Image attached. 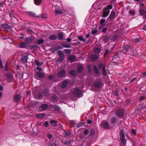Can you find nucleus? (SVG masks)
<instances>
[{
    "instance_id": "obj_20",
    "label": "nucleus",
    "mask_w": 146,
    "mask_h": 146,
    "mask_svg": "<svg viewBox=\"0 0 146 146\" xmlns=\"http://www.w3.org/2000/svg\"><path fill=\"white\" fill-rule=\"evenodd\" d=\"M57 36L51 34L49 36V38L50 40H55L57 38Z\"/></svg>"
},
{
    "instance_id": "obj_53",
    "label": "nucleus",
    "mask_w": 146,
    "mask_h": 146,
    "mask_svg": "<svg viewBox=\"0 0 146 146\" xmlns=\"http://www.w3.org/2000/svg\"><path fill=\"white\" fill-rule=\"evenodd\" d=\"M49 123L47 121H46L44 124V126L46 127H47Z\"/></svg>"
},
{
    "instance_id": "obj_42",
    "label": "nucleus",
    "mask_w": 146,
    "mask_h": 146,
    "mask_svg": "<svg viewBox=\"0 0 146 146\" xmlns=\"http://www.w3.org/2000/svg\"><path fill=\"white\" fill-rule=\"evenodd\" d=\"M70 124L71 125V127H72L75 125L76 122L73 120H71L70 121Z\"/></svg>"
},
{
    "instance_id": "obj_38",
    "label": "nucleus",
    "mask_w": 146,
    "mask_h": 146,
    "mask_svg": "<svg viewBox=\"0 0 146 146\" xmlns=\"http://www.w3.org/2000/svg\"><path fill=\"white\" fill-rule=\"evenodd\" d=\"M9 62H7L5 66V70L6 71H8L9 70Z\"/></svg>"
},
{
    "instance_id": "obj_17",
    "label": "nucleus",
    "mask_w": 146,
    "mask_h": 146,
    "mask_svg": "<svg viewBox=\"0 0 146 146\" xmlns=\"http://www.w3.org/2000/svg\"><path fill=\"white\" fill-rule=\"evenodd\" d=\"M62 45L65 48H71L72 47L70 44H68L66 42H63L62 44Z\"/></svg>"
},
{
    "instance_id": "obj_55",
    "label": "nucleus",
    "mask_w": 146,
    "mask_h": 146,
    "mask_svg": "<svg viewBox=\"0 0 146 146\" xmlns=\"http://www.w3.org/2000/svg\"><path fill=\"white\" fill-rule=\"evenodd\" d=\"M113 7V6L111 5H108L107 7L106 8L107 9L109 10V9H112Z\"/></svg>"
},
{
    "instance_id": "obj_46",
    "label": "nucleus",
    "mask_w": 146,
    "mask_h": 146,
    "mask_svg": "<svg viewBox=\"0 0 146 146\" xmlns=\"http://www.w3.org/2000/svg\"><path fill=\"white\" fill-rule=\"evenodd\" d=\"M59 56L60 57H63L64 54L61 51H59L58 52Z\"/></svg>"
},
{
    "instance_id": "obj_43",
    "label": "nucleus",
    "mask_w": 146,
    "mask_h": 146,
    "mask_svg": "<svg viewBox=\"0 0 146 146\" xmlns=\"http://www.w3.org/2000/svg\"><path fill=\"white\" fill-rule=\"evenodd\" d=\"M83 68V67L81 66H79L78 67L77 70L79 72H81Z\"/></svg>"
},
{
    "instance_id": "obj_29",
    "label": "nucleus",
    "mask_w": 146,
    "mask_h": 146,
    "mask_svg": "<svg viewBox=\"0 0 146 146\" xmlns=\"http://www.w3.org/2000/svg\"><path fill=\"white\" fill-rule=\"evenodd\" d=\"M98 58V57L96 55L93 54L91 56V59L93 60H96Z\"/></svg>"
},
{
    "instance_id": "obj_36",
    "label": "nucleus",
    "mask_w": 146,
    "mask_h": 146,
    "mask_svg": "<svg viewBox=\"0 0 146 146\" xmlns=\"http://www.w3.org/2000/svg\"><path fill=\"white\" fill-rule=\"evenodd\" d=\"M25 41L27 43H31L32 41V38L29 37L25 39Z\"/></svg>"
},
{
    "instance_id": "obj_56",
    "label": "nucleus",
    "mask_w": 146,
    "mask_h": 146,
    "mask_svg": "<svg viewBox=\"0 0 146 146\" xmlns=\"http://www.w3.org/2000/svg\"><path fill=\"white\" fill-rule=\"evenodd\" d=\"M41 16L42 18H45L47 17V15L45 14L42 13L41 15Z\"/></svg>"
},
{
    "instance_id": "obj_8",
    "label": "nucleus",
    "mask_w": 146,
    "mask_h": 146,
    "mask_svg": "<svg viewBox=\"0 0 146 146\" xmlns=\"http://www.w3.org/2000/svg\"><path fill=\"white\" fill-rule=\"evenodd\" d=\"M101 125L103 128L106 129H108L110 128V126L107 121L102 122L101 123Z\"/></svg>"
},
{
    "instance_id": "obj_37",
    "label": "nucleus",
    "mask_w": 146,
    "mask_h": 146,
    "mask_svg": "<svg viewBox=\"0 0 146 146\" xmlns=\"http://www.w3.org/2000/svg\"><path fill=\"white\" fill-rule=\"evenodd\" d=\"M54 12L55 13V15H56L59 14H62L63 13V12L62 11H59L57 9L55 10H54Z\"/></svg>"
},
{
    "instance_id": "obj_54",
    "label": "nucleus",
    "mask_w": 146,
    "mask_h": 146,
    "mask_svg": "<svg viewBox=\"0 0 146 146\" xmlns=\"http://www.w3.org/2000/svg\"><path fill=\"white\" fill-rule=\"evenodd\" d=\"M105 20L103 19H101L100 21V24H105L104 23H105Z\"/></svg>"
},
{
    "instance_id": "obj_4",
    "label": "nucleus",
    "mask_w": 146,
    "mask_h": 146,
    "mask_svg": "<svg viewBox=\"0 0 146 146\" xmlns=\"http://www.w3.org/2000/svg\"><path fill=\"white\" fill-rule=\"evenodd\" d=\"M119 59L118 53H116L113 56V58L112 59V62L115 63H118V61Z\"/></svg>"
},
{
    "instance_id": "obj_30",
    "label": "nucleus",
    "mask_w": 146,
    "mask_h": 146,
    "mask_svg": "<svg viewBox=\"0 0 146 146\" xmlns=\"http://www.w3.org/2000/svg\"><path fill=\"white\" fill-rule=\"evenodd\" d=\"M28 14L34 17H39V16H37L36 14L34 12L29 11L28 13Z\"/></svg>"
},
{
    "instance_id": "obj_9",
    "label": "nucleus",
    "mask_w": 146,
    "mask_h": 146,
    "mask_svg": "<svg viewBox=\"0 0 146 146\" xmlns=\"http://www.w3.org/2000/svg\"><path fill=\"white\" fill-rule=\"evenodd\" d=\"M109 13L110 11L108 9L106 8H105L103 10L102 17H107L109 15Z\"/></svg>"
},
{
    "instance_id": "obj_44",
    "label": "nucleus",
    "mask_w": 146,
    "mask_h": 146,
    "mask_svg": "<svg viewBox=\"0 0 146 146\" xmlns=\"http://www.w3.org/2000/svg\"><path fill=\"white\" fill-rule=\"evenodd\" d=\"M35 4L36 5H38L40 4L41 2V0H34Z\"/></svg>"
},
{
    "instance_id": "obj_26",
    "label": "nucleus",
    "mask_w": 146,
    "mask_h": 146,
    "mask_svg": "<svg viewBox=\"0 0 146 146\" xmlns=\"http://www.w3.org/2000/svg\"><path fill=\"white\" fill-rule=\"evenodd\" d=\"M98 66L99 69H103V68H105V63H100L99 64Z\"/></svg>"
},
{
    "instance_id": "obj_14",
    "label": "nucleus",
    "mask_w": 146,
    "mask_h": 146,
    "mask_svg": "<svg viewBox=\"0 0 146 146\" xmlns=\"http://www.w3.org/2000/svg\"><path fill=\"white\" fill-rule=\"evenodd\" d=\"M9 16L12 20H14L16 19L15 16L14 12L12 10L10 11L9 13Z\"/></svg>"
},
{
    "instance_id": "obj_19",
    "label": "nucleus",
    "mask_w": 146,
    "mask_h": 146,
    "mask_svg": "<svg viewBox=\"0 0 146 146\" xmlns=\"http://www.w3.org/2000/svg\"><path fill=\"white\" fill-rule=\"evenodd\" d=\"M50 123L52 124V126L54 127H56L57 126L56 123L57 121L55 120H52L50 121Z\"/></svg>"
},
{
    "instance_id": "obj_58",
    "label": "nucleus",
    "mask_w": 146,
    "mask_h": 146,
    "mask_svg": "<svg viewBox=\"0 0 146 146\" xmlns=\"http://www.w3.org/2000/svg\"><path fill=\"white\" fill-rule=\"evenodd\" d=\"M138 76V75H137V77H134L130 81V83H131L135 81V80L136 79L137 77Z\"/></svg>"
},
{
    "instance_id": "obj_28",
    "label": "nucleus",
    "mask_w": 146,
    "mask_h": 146,
    "mask_svg": "<svg viewBox=\"0 0 146 146\" xmlns=\"http://www.w3.org/2000/svg\"><path fill=\"white\" fill-rule=\"evenodd\" d=\"M1 26L3 28L7 29H10L11 27V26H9L6 23L2 24L1 25Z\"/></svg>"
},
{
    "instance_id": "obj_45",
    "label": "nucleus",
    "mask_w": 146,
    "mask_h": 146,
    "mask_svg": "<svg viewBox=\"0 0 146 146\" xmlns=\"http://www.w3.org/2000/svg\"><path fill=\"white\" fill-rule=\"evenodd\" d=\"M120 139L121 141L124 143H126V141L125 139V137H120Z\"/></svg>"
},
{
    "instance_id": "obj_31",
    "label": "nucleus",
    "mask_w": 146,
    "mask_h": 146,
    "mask_svg": "<svg viewBox=\"0 0 146 146\" xmlns=\"http://www.w3.org/2000/svg\"><path fill=\"white\" fill-rule=\"evenodd\" d=\"M68 82L67 80L64 81L61 85V87L62 88H64L67 85Z\"/></svg>"
},
{
    "instance_id": "obj_2",
    "label": "nucleus",
    "mask_w": 146,
    "mask_h": 146,
    "mask_svg": "<svg viewBox=\"0 0 146 146\" xmlns=\"http://www.w3.org/2000/svg\"><path fill=\"white\" fill-rule=\"evenodd\" d=\"M103 84L101 82L98 81H96L94 83V86L98 89L102 88V87Z\"/></svg>"
},
{
    "instance_id": "obj_3",
    "label": "nucleus",
    "mask_w": 146,
    "mask_h": 146,
    "mask_svg": "<svg viewBox=\"0 0 146 146\" xmlns=\"http://www.w3.org/2000/svg\"><path fill=\"white\" fill-rule=\"evenodd\" d=\"M7 76V80L9 82H11L13 81V74L9 72H7L6 74Z\"/></svg>"
},
{
    "instance_id": "obj_41",
    "label": "nucleus",
    "mask_w": 146,
    "mask_h": 146,
    "mask_svg": "<svg viewBox=\"0 0 146 146\" xmlns=\"http://www.w3.org/2000/svg\"><path fill=\"white\" fill-rule=\"evenodd\" d=\"M78 38L80 40L82 41L83 42H84L86 41V39L82 37L81 36H79L78 37Z\"/></svg>"
},
{
    "instance_id": "obj_23",
    "label": "nucleus",
    "mask_w": 146,
    "mask_h": 146,
    "mask_svg": "<svg viewBox=\"0 0 146 146\" xmlns=\"http://www.w3.org/2000/svg\"><path fill=\"white\" fill-rule=\"evenodd\" d=\"M115 13L114 11H112L111 14H110L108 19L111 20L115 16Z\"/></svg>"
},
{
    "instance_id": "obj_7",
    "label": "nucleus",
    "mask_w": 146,
    "mask_h": 146,
    "mask_svg": "<svg viewBox=\"0 0 146 146\" xmlns=\"http://www.w3.org/2000/svg\"><path fill=\"white\" fill-rule=\"evenodd\" d=\"M21 97L20 95L17 94L14 96L13 100L14 102H18L21 100Z\"/></svg>"
},
{
    "instance_id": "obj_21",
    "label": "nucleus",
    "mask_w": 146,
    "mask_h": 146,
    "mask_svg": "<svg viewBox=\"0 0 146 146\" xmlns=\"http://www.w3.org/2000/svg\"><path fill=\"white\" fill-rule=\"evenodd\" d=\"M139 13L141 15H143L145 17L146 15V10L144 9H141L139 10Z\"/></svg>"
},
{
    "instance_id": "obj_11",
    "label": "nucleus",
    "mask_w": 146,
    "mask_h": 146,
    "mask_svg": "<svg viewBox=\"0 0 146 146\" xmlns=\"http://www.w3.org/2000/svg\"><path fill=\"white\" fill-rule=\"evenodd\" d=\"M117 119L115 117H113L111 118L110 121L112 125H115L117 124Z\"/></svg>"
},
{
    "instance_id": "obj_63",
    "label": "nucleus",
    "mask_w": 146,
    "mask_h": 146,
    "mask_svg": "<svg viewBox=\"0 0 146 146\" xmlns=\"http://www.w3.org/2000/svg\"><path fill=\"white\" fill-rule=\"evenodd\" d=\"M47 136L49 139H50L51 138L52 135L50 134H48L47 135Z\"/></svg>"
},
{
    "instance_id": "obj_48",
    "label": "nucleus",
    "mask_w": 146,
    "mask_h": 146,
    "mask_svg": "<svg viewBox=\"0 0 146 146\" xmlns=\"http://www.w3.org/2000/svg\"><path fill=\"white\" fill-rule=\"evenodd\" d=\"M102 72L103 75L104 76H105L107 74V72L105 70V68H103L102 69Z\"/></svg>"
},
{
    "instance_id": "obj_13",
    "label": "nucleus",
    "mask_w": 146,
    "mask_h": 146,
    "mask_svg": "<svg viewBox=\"0 0 146 146\" xmlns=\"http://www.w3.org/2000/svg\"><path fill=\"white\" fill-rule=\"evenodd\" d=\"M58 97L55 95L53 94L52 95L51 100L52 102H56L58 100Z\"/></svg>"
},
{
    "instance_id": "obj_6",
    "label": "nucleus",
    "mask_w": 146,
    "mask_h": 146,
    "mask_svg": "<svg viewBox=\"0 0 146 146\" xmlns=\"http://www.w3.org/2000/svg\"><path fill=\"white\" fill-rule=\"evenodd\" d=\"M64 70H62L57 74V76L58 78H62L64 77L66 74Z\"/></svg>"
},
{
    "instance_id": "obj_10",
    "label": "nucleus",
    "mask_w": 146,
    "mask_h": 146,
    "mask_svg": "<svg viewBox=\"0 0 146 146\" xmlns=\"http://www.w3.org/2000/svg\"><path fill=\"white\" fill-rule=\"evenodd\" d=\"M50 108L53 109L56 111H60V110L59 107L56 105H51L50 106Z\"/></svg>"
},
{
    "instance_id": "obj_51",
    "label": "nucleus",
    "mask_w": 146,
    "mask_h": 146,
    "mask_svg": "<svg viewBox=\"0 0 146 146\" xmlns=\"http://www.w3.org/2000/svg\"><path fill=\"white\" fill-rule=\"evenodd\" d=\"M95 133L93 129H91L90 131V136L93 135Z\"/></svg>"
},
{
    "instance_id": "obj_50",
    "label": "nucleus",
    "mask_w": 146,
    "mask_h": 146,
    "mask_svg": "<svg viewBox=\"0 0 146 146\" xmlns=\"http://www.w3.org/2000/svg\"><path fill=\"white\" fill-rule=\"evenodd\" d=\"M120 137H125L123 131L122 129H121L120 131Z\"/></svg>"
},
{
    "instance_id": "obj_35",
    "label": "nucleus",
    "mask_w": 146,
    "mask_h": 146,
    "mask_svg": "<svg viewBox=\"0 0 146 146\" xmlns=\"http://www.w3.org/2000/svg\"><path fill=\"white\" fill-rule=\"evenodd\" d=\"M44 42L43 39H40L38 40L37 42V43L38 44H40L43 43Z\"/></svg>"
},
{
    "instance_id": "obj_32",
    "label": "nucleus",
    "mask_w": 146,
    "mask_h": 146,
    "mask_svg": "<svg viewBox=\"0 0 146 146\" xmlns=\"http://www.w3.org/2000/svg\"><path fill=\"white\" fill-rule=\"evenodd\" d=\"M71 135L70 133V132H66L65 131L63 133V135L64 137H67Z\"/></svg>"
},
{
    "instance_id": "obj_18",
    "label": "nucleus",
    "mask_w": 146,
    "mask_h": 146,
    "mask_svg": "<svg viewBox=\"0 0 146 146\" xmlns=\"http://www.w3.org/2000/svg\"><path fill=\"white\" fill-rule=\"evenodd\" d=\"M68 58L70 62H73L76 59V56L74 55H71L69 56Z\"/></svg>"
},
{
    "instance_id": "obj_33",
    "label": "nucleus",
    "mask_w": 146,
    "mask_h": 146,
    "mask_svg": "<svg viewBox=\"0 0 146 146\" xmlns=\"http://www.w3.org/2000/svg\"><path fill=\"white\" fill-rule=\"evenodd\" d=\"M63 32L60 33L58 35V38L59 40H61L63 37Z\"/></svg>"
},
{
    "instance_id": "obj_40",
    "label": "nucleus",
    "mask_w": 146,
    "mask_h": 146,
    "mask_svg": "<svg viewBox=\"0 0 146 146\" xmlns=\"http://www.w3.org/2000/svg\"><path fill=\"white\" fill-rule=\"evenodd\" d=\"M76 73V70H72L70 72V74L72 76H75Z\"/></svg>"
},
{
    "instance_id": "obj_52",
    "label": "nucleus",
    "mask_w": 146,
    "mask_h": 146,
    "mask_svg": "<svg viewBox=\"0 0 146 146\" xmlns=\"http://www.w3.org/2000/svg\"><path fill=\"white\" fill-rule=\"evenodd\" d=\"M108 39V37L106 35H105L104 36V40L106 42H107Z\"/></svg>"
},
{
    "instance_id": "obj_12",
    "label": "nucleus",
    "mask_w": 146,
    "mask_h": 146,
    "mask_svg": "<svg viewBox=\"0 0 146 146\" xmlns=\"http://www.w3.org/2000/svg\"><path fill=\"white\" fill-rule=\"evenodd\" d=\"M117 114L119 117H122L124 115V113L123 110L119 109L117 111Z\"/></svg>"
},
{
    "instance_id": "obj_59",
    "label": "nucleus",
    "mask_w": 146,
    "mask_h": 146,
    "mask_svg": "<svg viewBox=\"0 0 146 146\" xmlns=\"http://www.w3.org/2000/svg\"><path fill=\"white\" fill-rule=\"evenodd\" d=\"M131 132L132 133L133 135H135L136 134V131L134 129H132L131 130Z\"/></svg>"
},
{
    "instance_id": "obj_27",
    "label": "nucleus",
    "mask_w": 146,
    "mask_h": 146,
    "mask_svg": "<svg viewBox=\"0 0 146 146\" xmlns=\"http://www.w3.org/2000/svg\"><path fill=\"white\" fill-rule=\"evenodd\" d=\"M123 48L124 52H126L129 50V47L127 45H125L123 46Z\"/></svg>"
},
{
    "instance_id": "obj_1",
    "label": "nucleus",
    "mask_w": 146,
    "mask_h": 146,
    "mask_svg": "<svg viewBox=\"0 0 146 146\" xmlns=\"http://www.w3.org/2000/svg\"><path fill=\"white\" fill-rule=\"evenodd\" d=\"M72 95L75 97H79L82 93L81 91L79 88H74L71 90Z\"/></svg>"
},
{
    "instance_id": "obj_5",
    "label": "nucleus",
    "mask_w": 146,
    "mask_h": 146,
    "mask_svg": "<svg viewBox=\"0 0 146 146\" xmlns=\"http://www.w3.org/2000/svg\"><path fill=\"white\" fill-rule=\"evenodd\" d=\"M33 94L34 96H35V97L37 99H40L41 98L42 96V94L40 92H38L35 91L34 92L33 90Z\"/></svg>"
},
{
    "instance_id": "obj_61",
    "label": "nucleus",
    "mask_w": 146,
    "mask_h": 146,
    "mask_svg": "<svg viewBox=\"0 0 146 146\" xmlns=\"http://www.w3.org/2000/svg\"><path fill=\"white\" fill-rule=\"evenodd\" d=\"M97 32V30H94L92 31V34H95Z\"/></svg>"
},
{
    "instance_id": "obj_60",
    "label": "nucleus",
    "mask_w": 146,
    "mask_h": 146,
    "mask_svg": "<svg viewBox=\"0 0 146 146\" xmlns=\"http://www.w3.org/2000/svg\"><path fill=\"white\" fill-rule=\"evenodd\" d=\"M107 29L106 28H104L102 29V31L103 32L106 33L107 31Z\"/></svg>"
},
{
    "instance_id": "obj_24",
    "label": "nucleus",
    "mask_w": 146,
    "mask_h": 146,
    "mask_svg": "<svg viewBox=\"0 0 146 146\" xmlns=\"http://www.w3.org/2000/svg\"><path fill=\"white\" fill-rule=\"evenodd\" d=\"M28 58V57L27 56H23L21 58V60L22 62L26 63L27 61Z\"/></svg>"
},
{
    "instance_id": "obj_49",
    "label": "nucleus",
    "mask_w": 146,
    "mask_h": 146,
    "mask_svg": "<svg viewBox=\"0 0 146 146\" xmlns=\"http://www.w3.org/2000/svg\"><path fill=\"white\" fill-rule=\"evenodd\" d=\"M35 64L38 66H40L42 65L37 60H35Z\"/></svg>"
},
{
    "instance_id": "obj_25",
    "label": "nucleus",
    "mask_w": 146,
    "mask_h": 146,
    "mask_svg": "<svg viewBox=\"0 0 146 146\" xmlns=\"http://www.w3.org/2000/svg\"><path fill=\"white\" fill-rule=\"evenodd\" d=\"M94 70L97 76H99L100 75L98 68L95 66H94Z\"/></svg>"
},
{
    "instance_id": "obj_34",
    "label": "nucleus",
    "mask_w": 146,
    "mask_h": 146,
    "mask_svg": "<svg viewBox=\"0 0 146 146\" xmlns=\"http://www.w3.org/2000/svg\"><path fill=\"white\" fill-rule=\"evenodd\" d=\"M26 45L25 42H22L19 44V46L20 48H23L25 47Z\"/></svg>"
},
{
    "instance_id": "obj_22",
    "label": "nucleus",
    "mask_w": 146,
    "mask_h": 146,
    "mask_svg": "<svg viewBox=\"0 0 146 146\" xmlns=\"http://www.w3.org/2000/svg\"><path fill=\"white\" fill-rule=\"evenodd\" d=\"M37 76L39 78L43 77L44 76V74L41 72L38 71L37 72Z\"/></svg>"
},
{
    "instance_id": "obj_64",
    "label": "nucleus",
    "mask_w": 146,
    "mask_h": 146,
    "mask_svg": "<svg viewBox=\"0 0 146 146\" xmlns=\"http://www.w3.org/2000/svg\"><path fill=\"white\" fill-rule=\"evenodd\" d=\"M48 79L50 80L53 78V77L52 75H49L47 77Z\"/></svg>"
},
{
    "instance_id": "obj_16",
    "label": "nucleus",
    "mask_w": 146,
    "mask_h": 146,
    "mask_svg": "<svg viewBox=\"0 0 146 146\" xmlns=\"http://www.w3.org/2000/svg\"><path fill=\"white\" fill-rule=\"evenodd\" d=\"M45 114L44 113H42L37 114L36 115V117L40 119H43L45 117Z\"/></svg>"
},
{
    "instance_id": "obj_62",
    "label": "nucleus",
    "mask_w": 146,
    "mask_h": 146,
    "mask_svg": "<svg viewBox=\"0 0 146 146\" xmlns=\"http://www.w3.org/2000/svg\"><path fill=\"white\" fill-rule=\"evenodd\" d=\"M130 101L129 99H127L126 101V104H129Z\"/></svg>"
},
{
    "instance_id": "obj_39",
    "label": "nucleus",
    "mask_w": 146,
    "mask_h": 146,
    "mask_svg": "<svg viewBox=\"0 0 146 146\" xmlns=\"http://www.w3.org/2000/svg\"><path fill=\"white\" fill-rule=\"evenodd\" d=\"M94 52L96 53H100V50L99 48H96L94 49Z\"/></svg>"
},
{
    "instance_id": "obj_57",
    "label": "nucleus",
    "mask_w": 146,
    "mask_h": 146,
    "mask_svg": "<svg viewBox=\"0 0 146 146\" xmlns=\"http://www.w3.org/2000/svg\"><path fill=\"white\" fill-rule=\"evenodd\" d=\"M89 133V131L88 129H86L85 130L84 134V135H86Z\"/></svg>"
},
{
    "instance_id": "obj_47",
    "label": "nucleus",
    "mask_w": 146,
    "mask_h": 146,
    "mask_svg": "<svg viewBox=\"0 0 146 146\" xmlns=\"http://www.w3.org/2000/svg\"><path fill=\"white\" fill-rule=\"evenodd\" d=\"M64 50L66 53L67 54H70L71 51V50L70 49H66Z\"/></svg>"
},
{
    "instance_id": "obj_15",
    "label": "nucleus",
    "mask_w": 146,
    "mask_h": 146,
    "mask_svg": "<svg viewBox=\"0 0 146 146\" xmlns=\"http://www.w3.org/2000/svg\"><path fill=\"white\" fill-rule=\"evenodd\" d=\"M40 108L43 111H44L48 108V106L47 104H43L41 105Z\"/></svg>"
}]
</instances>
